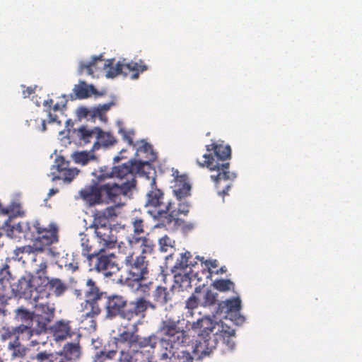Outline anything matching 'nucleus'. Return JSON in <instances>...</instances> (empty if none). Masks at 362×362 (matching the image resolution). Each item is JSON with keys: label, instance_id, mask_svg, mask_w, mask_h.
Here are the masks:
<instances>
[{"label": "nucleus", "instance_id": "32", "mask_svg": "<svg viewBox=\"0 0 362 362\" xmlns=\"http://www.w3.org/2000/svg\"><path fill=\"white\" fill-rule=\"evenodd\" d=\"M8 349L12 351L13 357H20L23 360L32 349L27 350L20 342L18 336L13 341L8 343Z\"/></svg>", "mask_w": 362, "mask_h": 362}, {"label": "nucleus", "instance_id": "2", "mask_svg": "<svg viewBox=\"0 0 362 362\" xmlns=\"http://www.w3.org/2000/svg\"><path fill=\"white\" fill-rule=\"evenodd\" d=\"M105 299V309L106 317L113 319L117 316L127 320H133L136 317L145 316L148 308L155 309L156 306L144 297H139L134 300L128 302L127 298L119 294L107 295L100 290L96 282L92 279L86 281L85 291V301L81 303L83 313L81 315V327L84 329L95 330L97 326L95 317L101 313L100 302Z\"/></svg>", "mask_w": 362, "mask_h": 362}, {"label": "nucleus", "instance_id": "12", "mask_svg": "<svg viewBox=\"0 0 362 362\" xmlns=\"http://www.w3.org/2000/svg\"><path fill=\"white\" fill-rule=\"evenodd\" d=\"M93 226L98 242L103 246L100 251L112 249L117 244V237L113 234L112 229L105 218H94Z\"/></svg>", "mask_w": 362, "mask_h": 362}, {"label": "nucleus", "instance_id": "8", "mask_svg": "<svg viewBox=\"0 0 362 362\" xmlns=\"http://www.w3.org/2000/svg\"><path fill=\"white\" fill-rule=\"evenodd\" d=\"M118 250L119 254L125 256L122 263L126 269L127 279L137 283L146 279L149 263L146 255L136 253L122 243L118 245Z\"/></svg>", "mask_w": 362, "mask_h": 362}, {"label": "nucleus", "instance_id": "6", "mask_svg": "<svg viewBox=\"0 0 362 362\" xmlns=\"http://www.w3.org/2000/svg\"><path fill=\"white\" fill-rule=\"evenodd\" d=\"M115 59L104 61L102 55L92 57V60L88 63L81 62L78 69V74L81 75L86 73L87 75L94 76V74L99 69H108L106 76L107 78H114L119 74L125 76H130L132 79H136L140 73L147 69V66L142 60L139 62H131L127 64L118 62L114 66Z\"/></svg>", "mask_w": 362, "mask_h": 362}, {"label": "nucleus", "instance_id": "14", "mask_svg": "<svg viewBox=\"0 0 362 362\" xmlns=\"http://www.w3.org/2000/svg\"><path fill=\"white\" fill-rule=\"evenodd\" d=\"M146 348H132L119 350L117 362H156L152 361L150 351Z\"/></svg>", "mask_w": 362, "mask_h": 362}, {"label": "nucleus", "instance_id": "64", "mask_svg": "<svg viewBox=\"0 0 362 362\" xmlns=\"http://www.w3.org/2000/svg\"><path fill=\"white\" fill-rule=\"evenodd\" d=\"M1 211L4 214H9V209H6V208H2L1 209Z\"/></svg>", "mask_w": 362, "mask_h": 362}, {"label": "nucleus", "instance_id": "38", "mask_svg": "<svg viewBox=\"0 0 362 362\" xmlns=\"http://www.w3.org/2000/svg\"><path fill=\"white\" fill-rule=\"evenodd\" d=\"M211 286L220 292H227L235 289V284L230 279H216L213 281Z\"/></svg>", "mask_w": 362, "mask_h": 362}, {"label": "nucleus", "instance_id": "39", "mask_svg": "<svg viewBox=\"0 0 362 362\" xmlns=\"http://www.w3.org/2000/svg\"><path fill=\"white\" fill-rule=\"evenodd\" d=\"M79 170L76 168H68L59 175H55V172L52 173L54 175L52 180H63L66 182H71L78 174Z\"/></svg>", "mask_w": 362, "mask_h": 362}, {"label": "nucleus", "instance_id": "1", "mask_svg": "<svg viewBox=\"0 0 362 362\" xmlns=\"http://www.w3.org/2000/svg\"><path fill=\"white\" fill-rule=\"evenodd\" d=\"M143 166L144 162L135 160L111 168L101 166L91 173L93 178L78 191V198L88 206L110 203L123 206L136 185V174Z\"/></svg>", "mask_w": 362, "mask_h": 362}, {"label": "nucleus", "instance_id": "10", "mask_svg": "<svg viewBox=\"0 0 362 362\" xmlns=\"http://www.w3.org/2000/svg\"><path fill=\"white\" fill-rule=\"evenodd\" d=\"M36 286V293L41 298L49 299L53 294L56 297H60L68 289L67 284L59 278H49L44 276L34 279Z\"/></svg>", "mask_w": 362, "mask_h": 362}, {"label": "nucleus", "instance_id": "13", "mask_svg": "<svg viewBox=\"0 0 362 362\" xmlns=\"http://www.w3.org/2000/svg\"><path fill=\"white\" fill-rule=\"evenodd\" d=\"M217 344L216 337H208L199 335L191 347V352L193 354L192 356V358L196 357L197 359H201L209 355L216 349Z\"/></svg>", "mask_w": 362, "mask_h": 362}, {"label": "nucleus", "instance_id": "4", "mask_svg": "<svg viewBox=\"0 0 362 362\" xmlns=\"http://www.w3.org/2000/svg\"><path fill=\"white\" fill-rule=\"evenodd\" d=\"M180 324L179 320L167 317L161 320L158 329L161 335V353L159 356L160 360L167 361L173 358L181 362H192L191 353L185 349L188 335Z\"/></svg>", "mask_w": 362, "mask_h": 362}, {"label": "nucleus", "instance_id": "34", "mask_svg": "<svg viewBox=\"0 0 362 362\" xmlns=\"http://www.w3.org/2000/svg\"><path fill=\"white\" fill-rule=\"evenodd\" d=\"M14 313V319L18 322H21L22 323L33 322V313L23 307H20L16 309Z\"/></svg>", "mask_w": 362, "mask_h": 362}, {"label": "nucleus", "instance_id": "27", "mask_svg": "<svg viewBox=\"0 0 362 362\" xmlns=\"http://www.w3.org/2000/svg\"><path fill=\"white\" fill-rule=\"evenodd\" d=\"M218 309L225 313H238L241 309V300L237 297L221 301L218 304Z\"/></svg>", "mask_w": 362, "mask_h": 362}, {"label": "nucleus", "instance_id": "43", "mask_svg": "<svg viewBox=\"0 0 362 362\" xmlns=\"http://www.w3.org/2000/svg\"><path fill=\"white\" fill-rule=\"evenodd\" d=\"M218 294L212 291L211 289L206 288L203 294L201 305L204 307L212 306L217 301Z\"/></svg>", "mask_w": 362, "mask_h": 362}, {"label": "nucleus", "instance_id": "3", "mask_svg": "<svg viewBox=\"0 0 362 362\" xmlns=\"http://www.w3.org/2000/svg\"><path fill=\"white\" fill-rule=\"evenodd\" d=\"M209 153L203 156L204 160L202 163L197 160L200 167H206L212 174L211 179L214 181L218 194L224 197L232 186L235 179V173L230 172V163L228 161L231 157V148L229 145L212 143L206 146Z\"/></svg>", "mask_w": 362, "mask_h": 362}, {"label": "nucleus", "instance_id": "5", "mask_svg": "<svg viewBox=\"0 0 362 362\" xmlns=\"http://www.w3.org/2000/svg\"><path fill=\"white\" fill-rule=\"evenodd\" d=\"M10 222L11 217H8L2 226L9 236H12L10 233L16 229L19 233H23L27 239L33 240L36 243H40V247L43 249L44 247L49 246L59 240V228L53 222L45 224L39 220L21 221L16 226H11Z\"/></svg>", "mask_w": 362, "mask_h": 362}, {"label": "nucleus", "instance_id": "23", "mask_svg": "<svg viewBox=\"0 0 362 362\" xmlns=\"http://www.w3.org/2000/svg\"><path fill=\"white\" fill-rule=\"evenodd\" d=\"M81 354L78 341L66 344L60 354L62 362H75Z\"/></svg>", "mask_w": 362, "mask_h": 362}, {"label": "nucleus", "instance_id": "37", "mask_svg": "<svg viewBox=\"0 0 362 362\" xmlns=\"http://www.w3.org/2000/svg\"><path fill=\"white\" fill-rule=\"evenodd\" d=\"M153 297L154 300L160 305L166 304L170 299L168 288L163 286H158L153 292Z\"/></svg>", "mask_w": 362, "mask_h": 362}, {"label": "nucleus", "instance_id": "16", "mask_svg": "<svg viewBox=\"0 0 362 362\" xmlns=\"http://www.w3.org/2000/svg\"><path fill=\"white\" fill-rule=\"evenodd\" d=\"M34 279L33 276L21 277L14 288L16 293L23 296L25 298L34 300V297L36 295V286H35Z\"/></svg>", "mask_w": 362, "mask_h": 362}, {"label": "nucleus", "instance_id": "62", "mask_svg": "<svg viewBox=\"0 0 362 362\" xmlns=\"http://www.w3.org/2000/svg\"><path fill=\"white\" fill-rule=\"evenodd\" d=\"M39 342H37L36 340H30V346H33V347H35L36 346H37V347L39 346Z\"/></svg>", "mask_w": 362, "mask_h": 362}, {"label": "nucleus", "instance_id": "17", "mask_svg": "<svg viewBox=\"0 0 362 362\" xmlns=\"http://www.w3.org/2000/svg\"><path fill=\"white\" fill-rule=\"evenodd\" d=\"M174 184L172 186L173 192L176 197L180 200L182 198L190 195L191 186L188 182L187 177L185 175H179V171H173Z\"/></svg>", "mask_w": 362, "mask_h": 362}, {"label": "nucleus", "instance_id": "54", "mask_svg": "<svg viewBox=\"0 0 362 362\" xmlns=\"http://www.w3.org/2000/svg\"><path fill=\"white\" fill-rule=\"evenodd\" d=\"M90 112L91 111L85 107H81L78 110V115L80 117H87L88 115H91Z\"/></svg>", "mask_w": 362, "mask_h": 362}, {"label": "nucleus", "instance_id": "26", "mask_svg": "<svg viewBox=\"0 0 362 362\" xmlns=\"http://www.w3.org/2000/svg\"><path fill=\"white\" fill-rule=\"evenodd\" d=\"M192 257V255L190 252L186 251L185 252L182 253L180 258H178L173 267V271L176 270H181L183 271H187V268H189V270H193L192 268L195 267V266L197 264V262L193 263L192 261L190 259Z\"/></svg>", "mask_w": 362, "mask_h": 362}, {"label": "nucleus", "instance_id": "33", "mask_svg": "<svg viewBox=\"0 0 362 362\" xmlns=\"http://www.w3.org/2000/svg\"><path fill=\"white\" fill-rule=\"evenodd\" d=\"M192 276H197V272L194 273V270L183 271L175 275V282L180 284V287L186 288L190 286Z\"/></svg>", "mask_w": 362, "mask_h": 362}, {"label": "nucleus", "instance_id": "55", "mask_svg": "<svg viewBox=\"0 0 362 362\" xmlns=\"http://www.w3.org/2000/svg\"><path fill=\"white\" fill-rule=\"evenodd\" d=\"M35 92V88L33 87H27L22 92L23 98H29L33 93Z\"/></svg>", "mask_w": 362, "mask_h": 362}, {"label": "nucleus", "instance_id": "22", "mask_svg": "<svg viewBox=\"0 0 362 362\" xmlns=\"http://www.w3.org/2000/svg\"><path fill=\"white\" fill-rule=\"evenodd\" d=\"M216 325L217 323L209 317H204L193 322L192 328L193 329H200L201 332L199 334L200 336L211 337H216L214 330Z\"/></svg>", "mask_w": 362, "mask_h": 362}, {"label": "nucleus", "instance_id": "24", "mask_svg": "<svg viewBox=\"0 0 362 362\" xmlns=\"http://www.w3.org/2000/svg\"><path fill=\"white\" fill-rule=\"evenodd\" d=\"M70 321L59 320L52 327L53 336L57 341H61L71 336Z\"/></svg>", "mask_w": 362, "mask_h": 362}, {"label": "nucleus", "instance_id": "50", "mask_svg": "<svg viewBox=\"0 0 362 362\" xmlns=\"http://www.w3.org/2000/svg\"><path fill=\"white\" fill-rule=\"evenodd\" d=\"M119 134L122 136L123 139L130 146H134L133 136L134 132L133 131H127L123 128L119 129Z\"/></svg>", "mask_w": 362, "mask_h": 362}, {"label": "nucleus", "instance_id": "42", "mask_svg": "<svg viewBox=\"0 0 362 362\" xmlns=\"http://www.w3.org/2000/svg\"><path fill=\"white\" fill-rule=\"evenodd\" d=\"M202 290V288L199 286L195 288L194 293L192 294L185 301V308L189 310L192 311V310L197 308L199 303V297L197 296V293H200Z\"/></svg>", "mask_w": 362, "mask_h": 362}, {"label": "nucleus", "instance_id": "59", "mask_svg": "<svg viewBox=\"0 0 362 362\" xmlns=\"http://www.w3.org/2000/svg\"><path fill=\"white\" fill-rule=\"evenodd\" d=\"M226 272H227L226 267V266H223L220 269H218L216 271H215L214 273L216 274H221L226 273Z\"/></svg>", "mask_w": 362, "mask_h": 362}, {"label": "nucleus", "instance_id": "51", "mask_svg": "<svg viewBox=\"0 0 362 362\" xmlns=\"http://www.w3.org/2000/svg\"><path fill=\"white\" fill-rule=\"evenodd\" d=\"M200 260L202 261V263L204 264V266L207 268V272H208V274H207V277H211V274H212V272L211 271V269H215V268H217L218 267V260L216 259H209V260H206V261H203L204 260V257H202L200 259Z\"/></svg>", "mask_w": 362, "mask_h": 362}, {"label": "nucleus", "instance_id": "20", "mask_svg": "<svg viewBox=\"0 0 362 362\" xmlns=\"http://www.w3.org/2000/svg\"><path fill=\"white\" fill-rule=\"evenodd\" d=\"M48 258L49 253L43 248L35 255V259L32 262L35 267V276H33L35 278L42 277V276H47Z\"/></svg>", "mask_w": 362, "mask_h": 362}, {"label": "nucleus", "instance_id": "25", "mask_svg": "<svg viewBox=\"0 0 362 362\" xmlns=\"http://www.w3.org/2000/svg\"><path fill=\"white\" fill-rule=\"evenodd\" d=\"M78 139L83 144L90 143L93 139L97 140L98 127L88 128L86 126H81L74 130Z\"/></svg>", "mask_w": 362, "mask_h": 362}, {"label": "nucleus", "instance_id": "36", "mask_svg": "<svg viewBox=\"0 0 362 362\" xmlns=\"http://www.w3.org/2000/svg\"><path fill=\"white\" fill-rule=\"evenodd\" d=\"M141 145L136 149V153L139 155L141 153H144L146 154L147 160L143 161L144 165L148 163L149 161H153L156 158V155L153 152V146L145 141L144 140H141L140 141ZM142 162L141 160H140Z\"/></svg>", "mask_w": 362, "mask_h": 362}, {"label": "nucleus", "instance_id": "9", "mask_svg": "<svg viewBox=\"0 0 362 362\" xmlns=\"http://www.w3.org/2000/svg\"><path fill=\"white\" fill-rule=\"evenodd\" d=\"M158 337L155 334L148 337H141L132 332L124 331L117 339V348L118 350L132 348H148L152 351L156 347Z\"/></svg>", "mask_w": 362, "mask_h": 362}, {"label": "nucleus", "instance_id": "41", "mask_svg": "<svg viewBox=\"0 0 362 362\" xmlns=\"http://www.w3.org/2000/svg\"><path fill=\"white\" fill-rule=\"evenodd\" d=\"M37 328L36 329H33V323H22L18 326L13 327V332H16V334H20L25 333L28 335V338L30 339L32 336H33L34 333L37 334L41 332H37Z\"/></svg>", "mask_w": 362, "mask_h": 362}, {"label": "nucleus", "instance_id": "61", "mask_svg": "<svg viewBox=\"0 0 362 362\" xmlns=\"http://www.w3.org/2000/svg\"><path fill=\"white\" fill-rule=\"evenodd\" d=\"M57 192H58V189H53V188H52V189H51L49 190L48 195H49V197H51V196H52L53 194H56V193H57Z\"/></svg>", "mask_w": 362, "mask_h": 362}, {"label": "nucleus", "instance_id": "29", "mask_svg": "<svg viewBox=\"0 0 362 362\" xmlns=\"http://www.w3.org/2000/svg\"><path fill=\"white\" fill-rule=\"evenodd\" d=\"M141 243V252L140 254H151L153 252L154 244L151 240L146 237H136L133 236L129 240L128 245L131 246L134 243Z\"/></svg>", "mask_w": 362, "mask_h": 362}, {"label": "nucleus", "instance_id": "21", "mask_svg": "<svg viewBox=\"0 0 362 362\" xmlns=\"http://www.w3.org/2000/svg\"><path fill=\"white\" fill-rule=\"evenodd\" d=\"M54 356L51 351L42 350L40 346L32 349L21 362H54Z\"/></svg>", "mask_w": 362, "mask_h": 362}, {"label": "nucleus", "instance_id": "18", "mask_svg": "<svg viewBox=\"0 0 362 362\" xmlns=\"http://www.w3.org/2000/svg\"><path fill=\"white\" fill-rule=\"evenodd\" d=\"M66 106V101H62L61 103H57L54 104L52 99H48L43 102L44 110L47 113L48 117V122L54 123L56 122L58 124H61L60 120L58 119L57 112L62 113Z\"/></svg>", "mask_w": 362, "mask_h": 362}, {"label": "nucleus", "instance_id": "48", "mask_svg": "<svg viewBox=\"0 0 362 362\" xmlns=\"http://www.w3.org/2000/svg\"><path fill=\"white\" fill-rule=\"evenodd\" d=\"M133 231L134 235H140L144 233V222L140 217H135L132 219Z\"/></svg>", "mask_w": 362, "mask_h": 362}, {"label": "nucleus", "instance_id": "56", "mask_svg": "<svg viewBox=\"0 0 362 362\" xmlns=\"http://www.w3.org/2000/svg\"><path fill=\"white\" fill-rule=\"evenodd\" d=\"M115 103L113 102H110L108 103H105L103 105H99L98 107L101 109L102 111L107 112L112 106H113Z\"/></svg>", "mask_w": 362, "mask_h": 362}, {"label": "nucleus", "instance_id": "49", "mask_svg": "<svg viewBox=\"0 0 362 362\" xmlns=\"http://www.w3.org/2000/svg\"><path fill=\"white\" fill-rule=\"evenodd\" d=\"M160 250L167 252L169 248L173 247L172 240L168 235H164L159 239Z\"/></svg>", "mask_w": 362, "mask_h": 362}, {"label": "nucleus", "instance_id": "53", "mask_svg": "<svg viewBox=\"0 0 362 362\" xmlns=\"http://www.w3.org/2000/svg\"><path fill=\"white\" fill-rule=\"evenodd\" d=\"M6 304L5 288L0 293V315L6 316L7 310L5 309Z\"/></svg>", "mask_w": 362, "mask_h": 362}, {"label": "nucleus", "instance_id": "15", "mask_svg": "<svg viewBox=\"0 0 362 362\" xmlns=\"http://www.w3.org/2000/svg\"><path fill=\"white\" fill-rule=\"evenodd\" d=\"M102 252L100 250L94 257L95 269L98 272H103L105 276H110L118 272L119 269L117 264L112 259L114 255H105L102 254Z\"/></svg>", "mask_w": 362, "mask_h": 362}, {"label": "nucleus", "instance_id": "28", "mask_svg": "<svg viewBox=\"0 0 362 362\" xmlns=\"http://www.w3.org/2000/svg\"><path fill=\"white\" fill-rule=\"evenodd\" d=\"M93 148L89 151H76L72 153L71 158L75 163L81 165H87L90 161L96 160Z\"/></svg>", "mask_w": 362, "mask_h": 362}, {"label": "nucleus", "instance_id": "47", "mask_svg": "<svg viewBox=\"0 0 362 362\" xmlns=\"http://www.w3.org/2000/svg\"><path fill=\"white\" fill-rule=\"evenodd\" d=\"M114 206L107 207L102 213V214L98 216L95 218H105L107 223H109V218L117 216V213L116 211V208H119L120 206H117L115 203H112Z\"/></svg>", "mask_w": 362, "mask_h": 362}, {"label": "nucleus", "instance_id": "11", "mask_svg": "<svg viewBox=\"0 0 362 362\" xmlns=\"http://www.w3.org/2000/svg\"><path fill=\"white\" fill-rule=\"evenodd\" d=\"M35 308L36 312V320L37 322V332H45L48 324L53 320L55 313L54 303L49 302L48 299L40 297L37 294L34 297Z\"/></svg>", "mask_w": 362, "mask_h": 362}, {"label": "nucleus", "instance_id": "7", "mask_svg": "<svg viewBox=\"0 0 362 362\" xmlns=\"http://www.w3.org/2000/svg\"><path fill=\"white\" fill-rule=\"evenodd\" d=\"M171 202L165 197L161 189L156 187L153 180L152 188L147 193L145 206L150 215L158 222L157 226H168L170 218L175 215V211H170Z\"/></svg>", "mask_w": 362, "mask_h": 362}, {"label": "nucleus", "instance_id": "19", "mask_svg": "<svg viewBox=\"0 0 362 362\" xmlns=\"http://www.w3.org/2000/svg\"><path fill=\"white\" fill-rule=\"evenodd\" d=\"M42 247H35L31 245H24L17 247L13 250V259L22 261L23 263L28 262H32L35 259V255L42 250Z\"/></svg>", "mask_w": 362, "mask_h": 362}, {"label": "nucleus", "instance_id": "58", "mask_svg": "<svg viewBox=\"0 0 362 362\" xmlns=\"http://www.w3.org/2000/svg\"><path fill=\"white\" fill-rule=\"evenodd\" d=\"M14 334H16V332H13V328L11 330L7 329L3 337L4 339H7L11 337Z\"/></svg>", "mask_w": 362, "mask_h": 362}, {"label": "nucleus", "instance_id": "31", "mask_svg": "<svg viewBox=\"0 0 362 362\" xmlns=\"http://www.w3.org/2000/svg\"><path fill=\"white\" fill-rule=\"evenodd\" d=\"M90 91L96 93L97 90L93 85L88 86L83 81H80L78 84L74 86V92L78 99H84L90 96Z\"/></svg>", "mask_w": 362, "mask_h": 362}, {"label": "nucleus", "instance_id": "63", "mask_svg": "<svg viewBox=\"0 0 362 362\" xmlns=\"http://www.w3.org/2000/svg\"><path fill=\"white\" fill-rule=\"evenodd\" d=\"M227 344L230 349H233L235 346V343L233 341L230 342L229 340H227Z\"/></svg>", "mask_w": 362, "mask_h": 362}, {"label": "nucleus", "instance_id": "40", "mask_svg": "<svg viewBox=\"0 0 362 362\" xmlns=\"http://www.w3.org/2000/svg\"><path fill=\"white\" fill-rule=\"evenodd\" d=\"M115 356L116 351L115 350L100 351L95 354L92 362H110Z\"/></svg>", "mask_w": 362, "mask_h": 362}, {"label": "nucleus", "instance_id": "60", "mask_svg": "<svg viewBox=\"0 0 362 362\" xmlns=\"http://www.w3.org/2000/svg\"><path fill=\"white\" fill-rule=\"evenodd\" d=\"M39 129L42 132L47 130L46 122L45 119L41 120V125L39 127Z\"/></svg>", "mask_w": 362, "mask_h": 362}, {"label": "nucleus", "instance_id": "46", "mask_svg": "<svg viewBox=\"0 0 362 362\" xmlns=\"http://www.w3.org/2000/svg\"><path fill=\"white\" fill-rule=\"evenodd\" d=\"M11 277L10 272V267L8 264H4L2 267L0 268V281L4 286L5 290L6 289V284L8 283L9 279Z\"/></svg>", "mask_w": 362, "mask_h": 362}, {"label": "nucleus", "instance_id": "45", "mask_svg": "<svg viewBox=\"0 0 362 362\" xmlns=\"http://www.w3.org/2000/svg\"><path fill=\"white\" fill-rule=\"evenodd\" d=\"M69 166V162L62 156H57L52 170H56L59 174L64 171Z\"/></svg>", "mask_w": 362, "mask_h": 362}, {"label": "nucleus", "instance_id": "44", "mask_svg": "<svg viewBox=\"0 0 362 362\" xmlns=\"http://www.w3.org/2000/svg\"><path fill=\"white\" fill-rule=\"evenodd\" d=\"M81 247H82V254L84 256H86L88 259L93 262L94 260V257H95V254L97 252L91 253V246L89 244V240L86 237L82 238L81 240Z\"/></svg>", "mask_w": 362, "mask_h": 362}, {"label": "nucleus", "instance_id": "52", "mask_svg": "<svg viewBox=\"0 0 362 362\" xmlns=\"http://www.w3.org/2000/svg\"><path fill=\"white\" fill-rule=\"evenodd\" d=\"M105 114L106 112L102 111L101 109L97 106L91 110L90 116L93 117H98L100 121L106 122L107 121V117Z\"/></svg>", "mask_w": 362, "mask_h": 362}, {"label": "nucleus", "instance_id": "57", "mask_svg": "<svg viewBox=\"0 0 362 362\" xmlns=\"http://www.w3.org/2000/svg\"><path fill=\"white\" fill-rule=\"evenodd\" d=\"M86 289V288H85ZM85 291L84 290L83 291L81 289H74V295L77 298H79V299H82L83 297L85 298Z\"/></svg>", "mask_w": 362, "mask_h": 362}, {"label": "nucleus", "instance_id": "30", "mask_svg": "<svg viewBox=\"0 0 362 362\" xmlns=\"http://www.w3.org/2000/svg\"><path fill=\"white\" fill-rule=\"evenodd\" d=\"M116 143L115 138L110 133L103 132L98 127L97 140L93 144V149H98L100 146H108Z\"/></svg>", "mask_w": 362, "mask_h": 362}, {"label": "nucleus", "instance_id": "35", "mask_svg": "<svg viewBox=\"0 0 362 362\" xmlns=\"http://www.w3.org/2000/svg\"><path fill=\"white\" fill-rule=\"evenodd\" d=\"M170 211H175V215L173 216L174 217L170 218V220L168 221V226L172 223H177L180 214L187 215L189 211V205L187 202H180L178 204V207L176 208L175 203L171 202Z\"/></svg>", "mask_w": 362, "mask_h": 362}]
</instances>
